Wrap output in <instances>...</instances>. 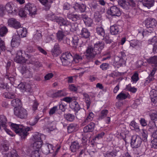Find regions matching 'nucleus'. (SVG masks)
<instances>
[{
	"label": "nucleus",
	"mask_w": 157,
	"mask_h": 157,
	"mask_svg": "<svg viewBox=\"0 0 157 157\" xmlns=\"http://www.w3.org/2000/svg\"><path fill=\"white\" fill-rule=\"evenodd\" d=\"M28 14V12L25 10V7L24 8H21L19 11V14L21 17H25Z\"/></svg>",
	"instance_id": "46"
},
{
	"label": "nucleus",
	"mask_w": 157,
	"mask_h": 157,
	"mask_svg": "<svg viewBox=\"0 0 157 157\" xmlns=\"http://www.w3.org/2000/svg\"><path fill=\"white\" fill-rule=\"evenodd\" d=\"M52 52L54 56H57L61 52V51L59 44L58 43H56Z\"/></svg>",
	"instance_id": "15"
},
{
	"label": "nucleus",
	"mask_w": 157,
	"mask_h": 157,
	"mask_svg": "<svg viewBox=\"0 0 157 157\" xmlns=\"http://www.w3.org/2000/svg\"><path fill=\"white\" fill-rule=\"evenodd\" d=\"M69 58L70 59L72 60L73 58V56L70 52H66L63 53L61 56L60 57V59H68Z\"/></svg>",
	"instance_id": "39"
},
{
	"label": "nucleus",
	"mask_w": 157,
	"mask_h": 157,
	"mask_svg": "<svg viewBox=\"0 0 157 157\" xmlns=\"http://www.w3.org/2000/svg\"><path fill=\"white\" fill-rule=\"evenodd\" d=\"M95 126V123L93 122H90L83 128L84 132L85 133L92 132L94 130Z\"/></svg>",
	"instance_id": "17"
},
{
	"label": "nucleus",
	"mask_w": 157,
	"mask_h": 157,
	"mask_svg": "<svg viewBox=\"0 0 157 157\" xmlns=\"http://www.w3.org/2000/svg\"><path fill=\"white\" fill-rule=\"evenodd\" d=\"M46 8V10H48L51 7L52 1L49 2L48 0H38Z\"/></svg>",
	"instance_id": "31"
},
{
	"label": "nucleus",
	"mask_w": 157,
	"mask_h": 157,
	"mask_svg": "<svg viewBox=\"0 0 157 157\" xmlns=\"http://www.w3.org/2000/svg\"><path fill=\"white\" fill-rule=\"evenodd\" d=\"M31 157H42L40 151L33 150L31 153Z\"/></svg>",
	"instance_id": "49"
},
{
	"label": "nucleus",
	"mask_w": 157,
	"mask_h": 157,
	"mask_svg": "<svg viewBox=\"0 0 157 157\" xmlns=\"http://www.w3.org/2000/svg\"><path fill=\"white\" fill-rule=\"evenodd\" d=\"M22 50L17 51L16 57L14 59L15 62L17 63H21L26 62V60L24 57L22 56Z\"/></svg>",
	"instance_id": "12"
},
{
	"label": "nucleus",
	"mask_w": 157,
	"mask_h": 157,
	"mask_svg": "<svg viewBox=\"0 0 157 157\" xmlns=\"http://www.w3.org/2000/svg\"><path fill=\"white\" fill-rule=\"evenodd\" d=\"M64 117L66 120L70 121H73L75 118V116L74 115L70 113L65 114Z\"/></svg>",
	"instance_id": "41"
},
{
	"label": "nucleus",
	"mask_w": 157,
	"mask_h": 157,
	"mask_svg": "<svg viewBox=\"0 0 157 157\" xmlns=\"http://www.w3.org/2000/svg\"><path fill=\"white\" fill-rule=\"evenodd\" d=\"M151 120L157 121V111L154 109H151L150 110L149 113Z\"/></svg>",
	"instance_id": "38"
},
{
	"label": "nucleus",
	"mask_w": 157,
	"mask_h": 157,
	"mask_svg": "<svg viewBox=\"0 0 157 157\" xmlns=\"http://www.w3.org/2000/svg\"><path fill=\"white\" fill-rule=\"evenodd\" d=\"M78 38L76 36H74L71 39V44L74 47L76 48L78 45Z\"/></svg>",
	"instance_id": "30"
},
{
	"label": "nucleus",
	"mask_w": 157,
	"mask_h": 157,
	"mask_svg": "<svg viewBox=\"0 0 157 157\" xmlns=\"http://www.w3.org/2000/svg\"><path fill=\"white\" fill-rule=\"evenodd\" d=\"M84 97L85 98V101L86 103L87 109H88L90 106L91 103L89 96L88 94H86L85 95Z\"/></svg>",
	"instance_id": "55"
},
{
	"label": "nucleus",
	"mask_w": 157,
	"mask_h": 157,
	"mask_svg": "<svg viewBox=\"0 0 157 157\" xmlns=\"http://www.w3.org/2000/svg\"><path fill=\"white\" fill-rule=\"evenodd\" d=\"M118 5L123 8L126 10L129 9V6L130 4L125 0H118Z\"/></svg>",
	"instance_id": "24"
},
{
	"label": "nucleus",
	"mask_w": 157,
	"mask_h": 157,
	"mask_svg": "<svg viewBox=\"0 0 157 157\" xmlns=\"http://www.w3.org/2000/svg\"><path fill=\"white\" fill-rule=\"evenodd\" d=\"M34 138L35 140V141H42L43 139H45V137L44 135L36 133L34 135Z\"/></svg>",
	"instance_id": "33"
},
{
	"label": "nucleus",
	"mask_w": 157,
	"mask_h": 157,
	"mask_svg": "<svg viewBox=\"0 0 157 157\" xmlns=\"http://www.w3.org/2000/svg\"><path fill=\"white\" fill-rule=\"evenodd\" d=\"M80 16L78 14H74L68 13L67 14V17L73 21H75L80 18Z\"/></svg>",
	"instance_id": "32"
},
{
	"label": "nucleus",
	"mask_w": 157,
	"mask_h": 157,
	"mask_svg": "<svg viewBox=\"0 0 157 157\" xmlns=\"http://www.w3.org/2000/svg\"><path fill=\"white\" fill-rule=\"evenodd\" d=\"M108 113V111L106 109L101 110L99 116V118L100 119H102L105 117Z\"/></svg>",
	"instance_id": "45"
},
{
	"label": "nucleus",
	"mask_w": 157,
	"mask_h": 157,
	"mask_svg": "<svg viewBox=\"0 0 157 157\" xmlns=\"http://www.w3.org/2000/svg\"><path fill=\"white\" fill-rule=\"evenodd\" d=\"M77 127V125L71 124L69 125L67 127V129L69 133H70L74 131L76 129Z\"/></svg>",
	"instance_id": "44"
},
{
	"label": "nucleus",
	"mask_w": 157,
	"mask_h": 157,
	"mask_svg": "<svg viewBox=\"0 0 157 157\" xmlns=\"http://www.w3.org/2000/svg\"><path fill=\"white\" fill-rule=\"evenodd\" d=\"M4 7L5 10H6L8 13H11L13 12L12 6L10 3L7 4Z\"/></svg>",
	"instance_id": "58"
},
{
	"label": "nucleus",
	"mask_w": 157,
	"mask_h": 157,
	"mask_svg": "<svg viewBox=\"0 0 157 157\" xmlns=\"http://www.w3.org/2000/svg\"><path fill=\"white\" fill-rule=\"evenodd\" d=\"M20 36L15 34L13 35L11 43V46L12 47H17L20 45Z\"/></svg>",
	"instance_id": "7"
},
{
	"label": "nucleus",
	"mask_w": 157,
	"mask_h": 157,
	"mask_svg": "<svg viewBox=\"0 0 157 157\" xmlns=\"http://www.w3.org/2000/svg\"><path fill=\"white\" fill-rule=\"evenodd\" d=\"M74 8L75 10H78L81 12L83 13L86 10V5L84 4H79L76 3L74 7Z\"/></svg>",
	"instance_id": "21"
},
{
	"label": "nucleus",
	"mask_w": 157,
	"mask_h": 157,
	"mask_svg": "<svg viewBox=\"0 0 157 157\" xmlns=\"http://www.w3.org/2000/svg\"><path fill=\"white\" fill-rule=\"evenodd\" d=\"M3 95L5 97L8 99H13L16 98V96L14 94L10 93H6Z\"/></svg>",
	"instance_id": "48"
},
{
	"label": "nucleus",
	"mask_w": 157,
	"mask_h": 157,
	"mask_svg": "<svg viewBox=\"0 0 157 157\" xmlns=\"http://www.w3.org/2000/svg\"><path fill=\"white\" fill-rule=\"evenodd\" d=\"M37 60L32 57L29 58L28 60H26V62L25 63L29 64H34L35 62L37 61Z\"/></svg>",
	"instance_id": "62"
},
{
	"label": "nucleus",
	"mask_w": 157,
	"mask_h": 157,
	"mask_svg": "<svg viewBox=\"0 0 157 157\" xmlns=\"http://www.w3.org/2000/svg\"><path fill=\"white\" fill-rule=\"evenodd\" d=\"M104 44L102 42H98L95 44L93 47L95 52L94 53L97 55L100 54L102 50L104 48Z\"/></svg>",
	"instance_id": "13"
},
{
	"label": "nucleus",
	"mask_w": 157,
	"mask_h": 157,
	"mask_svg": "<svg viewBox=\"0 0 157 157\" xmlns=\"http://www.w3.org/2000/svg\"><path fill=\"white\" fill-rule=\"evenodd\" d=\"M108 13L112 16H120L121 15V11L119 8L116 6L110 7V10L108 11Z\"/></svg>",
	"instance_id": "5"
},
{
	"label": "nucleus",
	"mask_w": 157,
	"mask_h": 157,
	"mask_svg": "<svg viewBox=\"0 0 157 157\" xmlns=\"http://www.w3.org/2000/svg\"><path fill=\"white\" fill-rule=\"evenodd\" d=\"M150 94L151 101L155 103L157 102V91L152 90L150 92Z\"/></svg>",
	"instance_id": "28"
},
{
	"label": "nucleus",
	"mask_w": 157,
	"mask_h": 157,
	"mask_svg": "<svg viewBox=\"0 0 157 157\" xmlns=\"http://www.w3.org/2000/svg\"><path fill=\"white\" fill-rule=\"evenodd\" d=\"M147 62L155 67H157V56H154L147 59Z\"/></svg>",
	"instance_id": "25"
},
{
	"label": "nucleus",
	"mask_w": 157,
	"mask_h": 157,
	"mask_svg": "<svg viewBox=\"0 0 157 157\" xmlns=\"http://www.w3.org/2000/svg\"><path fill=\"white\" fill-rule=\"evenodd\" d=\"M41 150L42 152L46 155L52 153L54 151L52 145L48 143L44 145Z\"/></svg>",
	"instance_id": "8"
},
{
	"label": "nucleus",
	"mask_w": 157,
	"mask_h": 157,
	"mask_svg": "<svg viewBox=\"0 0 157 157\" xmlns=\"http://www.w3.org/2000/svg\"><path fill=\"white\" fill-rule=\"evenodd\" d=\"M58 110V106H55L51 108L49 112V114L51 116L55 114Z\"/></svg>",
	"instance_id": "56"
},
{
	"label": "nucleus",
	"mask_w": 157,
	"mask_h": 157,
	"mask_svg": "<svg viewBox=\"0 0 157 157\" xmlns=\"http://www.w3.org/2000/svg\"><path fill=\"white\" fill-rule=\"evenodd\" d=\"M0 49L3 51H5L6 49L5 42L1 38H0Z\"/></svg>",
	"instance_id": "63"
},
{
	"label": "nucleus",
	"mask_w": 157,
	"mask_h": 157,
	"mask_svg": "<svg viewBox=\"0 0 157 157\" xmlns=\"http://www.w3.org/2000/svg\"><path fill=\"white\" fill-rule=\"evenodd\" d=\"M130 46L132 47L133 48H134L139 45V42L137 40H133L130 41Z\"/></svg>",
	"instance_id": "60"
},
{
	"label": "nucleus",
	"mask_w": 157,
	"mask_h": 157,
	"mask_svg": "<svg viewBox=\"0 0 157 157\" xmlns=\"http://www.w3.org/2000/svg\"><path fill=\"white\" fill-rule=\"evenodd\" d=\"M97 33L98 35L104 37L105 35V32L104 29L101 27H97L96 28Z\"/></svg>",
	"instance_id": "43"
},
{
	"label": "nucleus",
	"mask_w": 157,
	"mask_h": 157,
	"mask_svg": "<svg viewBox=\"0 0 157 157\" xmlns=\"http://www.w3.org/2000/svg\"><path fill=\"white\" fill-rule=\"evenodd\" d=\"M62 61L63 65V66H67L69 65L71 63L72 61V60L70 59V58H69L68 59H60Z\"/></svg>",
	"instance_id": "53"
},
{
	"label": "nucleus",
	"mask_w": 157,
	"mask_h": 157,
	"mask_svg": "<svg viewBox=\"0 0 157 157\" xmlns=\"http://www.w3.org/2000/svg\"><path fill=\"white\" fill-rule=\"evenodd\" d=\"M94 117V114L92 112H90L89 115L86 118L83 122V123H87L93 119V117Z\"/></svg>",
	"instance_id": "52"
},
{
	"label": "nucleus",
	"mask_w": 157,
	"mask_h": 157,
	"mask_svg": "<svg viewBox=\"0 0 157 157\" xmlns=\"http://www.w3.org/2000/svg\"><path fill=\"white\" fill-rule=\"evenodd\" d=\"M152 30L153 29L150 31L147 30L144 31L142 33L143 37L146 36V37L148 38H151L155 36V34Z\"/></svg>",
	"instance_id": "19"
},
{
	"label": "nucleus",
	"mask_w": 157,
	"mask_h": 157,
	"mask_svg": "<svg viewBox=\"0 0 157 157\" xmlns=\"http://www.w3.org/2000/svg\"><path fill=\"white\" fill-rule=\"evenodd\" d=\"M8 29L6 26H3L0 28V35L3 36L7 33Z\"/></svg>",
	"instance_id": "47"
},
{
	"label": "nucleus",
	"mask_w": 157,
	"mask_h": 157,
	"mask_svg": "<svg viewBox=\"0 0 157 157\" xmlns=\"http://www.w3.org/2000/svg\"><path fill=\"white\" fill-rule=\"evenodd\" d=\"M80 35L81 38L87 39L90 37V34L87 29L83 28L81 30Z\"/></svg>",
	"instance_id": "16"
},
{
	"label": "nucleus",
	"mask_w": 157,
	"mask_h": 157,
	"mask_svg": "<svg viewBox=\"0 0 157 157\" xmlns=\"http://www.w3.org/2000/svg\"><path fill=\"white\" fill-rule=\"evenodd\" d=\"M127 97V95L126 94L121 92L117 95L116 98L117 99L121 100L124 99Z\"/></svg>",
	"instance_id": "50"
},
{
	"label": "nucleus",
	"mask_w": 157,
	"mask_h": 157,
	"mask_svg": "<svg viewBox=\"0 0 157 157\" xmlns=\"http://www.w3.org/2000/svg\"><path fill=\"white\" fill-rule=\"evenodd\" d=\"M8 25L15 29H17L21 26V25L20 23L13 18H11L9 19L8 20Z\"/></svg>",
	"instance_id": "11"
},
{
	"label": "nucleus",
	"mask_w": 157,
	"mask_h": 157,
	"mask_svg": "<svg viewBox=\"0 0 157 157\" xmlns=\"http://www.w3.org/2000/svg\"><path fill=\"white\" fill-rule=\"evenodd\" d=\"M56 94L58 97H62L66 96L67 93L64 90H60L56 92Z\"/></svg>",
	"instance_id": "59"
},
{
	"label": "nucleus",
	"mask_w": 157,
	"mask_h": 157,
	"mask_svg": "<svg viewBox=\"0 0 157 157\" xmlns=\"http://www.w3.org/2000/svg\"><path fill=\"white\" fill-rule=\"evenodd\" d=\"M7 119L3 115L0 116V128L5 129L6 127Z\"/></svg>",
	"instance_id": "20"
},
{
	"label": "nucleus",
	"mask_w": 157,
	"mask_h": 157,
	"mask_svg": "<svg viewBox=\"0 0 157 157\" xmlns=\"http://www.w3.org/2000/svg\"><path fill=\"white\" fill-rule=\"evenodd\" d=\"M154 0H143L142 3L144 6L149 9L154 5Z\"/></svg>",
	"instance_id": "27"
},
{
	"label": "nucleus",
	"mask_w": 157,
	"mask_h": 157,
	"mask_svg": "<svg viewBox=\"0 0 157 157\" xmlns=\"http://www.w3.org/2000/svg\"><path fill=\"white\" fill-rule=\"evenodd\" d=\"M29 69L25 65H23L20 68V72L22 74H25Z\"/></svg>",
	"instance_id": "57"
},
{
	"label": "nucleus",
	"mask_w": 157,
	"mask_h": 157,
	"mask_svg": "<svg viewBox=\"0 0 157 157\" xmlns=\"http://www.w3.org/2000/svg\"><path fill=\"white\" fill-rule=\"evenodd\" d=\"M14 114L15 115L21 119L27 118L28 113L26 109L23 108H14Z\"/></svg>",
	"instance_id": "2"
},
{
	"label": "nucleus",
	"mask_w": 157,
	"mask_h": 157,
	"mask_svg": "<svg viewBox=\"0 0 157 157\" xmlns=\"http://www.w3.org/2000/svg\"><path fill=\"white\" fill-rule=\"evenodd\" d=\"M95 52L93 47L91 46H89L86 50V56L88 59H92L94 58L96 55L94 52Z\"/></svg>",
	"instance_id": "6"
},
{
	"label": "nucleus",
	"mask_w": 157,
	"mask_h": 157,
	"mask_svg": "<svg viewBox=\"0 0 157 157\" xmlns=\"http://www.w3.org/2000/svg\"><path fill=\"white\" fill-rule=\"evenodd\" d=\"M142 139L139 136H132L131 142V146L132 148H138L141 145Z\"/></svg>",
	"instance_id": "3"
},
{
	"label": "nucleus",
	"mask_w": 157,
	"mask_h": 157,
	"mask_svg": "<svg viewBox=\"0 0 157 157\" xmlns=\"http://www.w3.org/2000/svg\"><path fill=\"white\" fill-rule=\"evenodd\" d=\"M119 151H117L116 149H113L111 151H108L106 154V157H115L118 155H121Z\"/></svg>",
	"instance_id": "26"
},
{
	"label": "nucleus",
	"mask_w": 157,
	"mask_h": 157,
	"mask_svg": "<svg viewBox=\"0 0 157 157\" xmlns=\"http://www.w3.org/2000/svg\"><path fill=\"white\" fill-rule=\"evenodd\" d=\"M9 146L6 144H4L3 145L2 149V153L4 157H8L10 153L7 152V151L9 150Z\"/></svg>",
	"instance_id": "36"
},
{
	"label": "nucleus",
	"mask_w": 157,
	"mask_h": 157,
	"mask_svg": "<svg viewBox=\"0 0 157 157\" xmlns=\"http://www.w3.org/2000/svg\"><path fill=\"white\" fill-rule=\"evenodd\" d=\"M157 24L156 20L154 18L149 17L145 20V25L147 28H151L153 29Z\"/></svg>",
	"instance_id": "10"
},
{
	"label": "nucleus",
	"mask_w": 157,
	"mask_h": 157,
	"mask_svg": "<svg viewBox=\"0 0 157 157\" xmlns=\"http://www.w3.org/2000/svg\"><path fill=\"white\" fill-rule=\"evenodd\" d=\"M56 22L60 25V26H68L69 21L66 19H65L62 17H58L57 19Z\"/></svg>",
	"instance_id": "23"
},
{
	"label": "nucleus",
	"mask_w": 157,
	"mask_h": 157,
	"mask_svg": "<svg viewBox=\"0 0 157 157\" xmlns=\"http://www.w3.org/2000/svg\"><path fill=\"white\" fill-rule=\"evenodd\" d=\"M73 57L72 62L75 63H78L79 61L82 59V57L77 54H76Z\"/></svg>",
	"instance_id": "51"
},
{
	"label": "nucleus",
	"mask_w": 157,
	"mask_h": 157,
	"mask_svg": "<svg viewBox=\"0 0 157 157\" xmlns=\"http://www.w3.org/2000/svg\"><path fill=\"white\" fill-rule=\"evenodd\" d=\"M68 26H70V31L72 32L76 31L78 29V24L76 23H71L69 21Z\"/></svg>",
	"instance_id": "35"
},
{
	"label": "nucleus",
	"mask_w": 157,
	"mask_h": 157,
	"mask_svg": "<svg viewBox=\"0 0 157 157\" xmlns=\"http://www.w3.org/2000/svg\"><path fill=\"white\" fill-rule=\"evenodd\" d=\"M25 10L28 12V14L33 17L36 14V8L33 4L28 3L25 6Z\"/></svg>",
	"instance_id": "4"
},
{
	"label": "nucleus",
	"mask_w": 157,
	"mask_h": 157,
	"mask_svg": "<svg viewBox=\"0 0 157 157\" xmlns=\"http://www.w3.org/2000/svg\"><path fill=\"white\" fill-rule=\"evenodd\" d=\"M35 142L33 144V150H38L40 151V149L43 143L42 141H37Z\"/></svg>",
	"instance_id": "37"
},
{
	"label": "nucleus",
	"mask_w": 157,
	"mask_h": 157,
	"mask_svg": "<svg viewBox=\"0 0 157 157\" xmlns=\"http://www.w3.org/2000/svg\"><path fill=\"white\" fill-rule=\"evenodd\" d=\"M70 107L76 112H78L80 109V105L77 101H72L70 105Z\"/></svg>",
	"instance_id": "29"
},
{
	"label": "nucleus",
	"mask_w": 157,
	"mask_h": 157,
	"mask_svg": "<svg viewBox=\"0 0 157 157\" xmlns=\"http://www.w3.org/2000/svg\"><path fill=\"white\" fill-rule=\"evenodd\" d=\"M80 147L79 143L77 141H75L71 143L70 148L72 152H75L77 151Z\"/></svg>",
	"instance_id": "22"
},
{
	"label": "nucleus",
	"mask_w": 157,
	"mask_h": 157,
	"mask_svg": "<svg viewBox=\"0 0 157 157\" xmlns=\"http://www.w3.org/2000/svg\"><path fill=\"white\" fill-rule=\"evenodd\" d=\"M10 126L11 128L21 137V140L25 139L29 134L28 132L31 131L32 128L29 127L24 128L22 125L14 123H11Z\"/></svg>",
	"instance_id": "1"
},
{
	"label": "nucleus",
	"mask_w": 157,
	"mask_h": 157,
	"mask_svg": "<svg viewBox=\"0 0 157 157\" xmlns=\"http://www.w3.org/2000/svg\"><path fill=\"white\" fill-rule=\"evenodd\" d=\"M132 81L134 82H136L139 79L138 74L137 72H136L132 75L131 77Z\"/></svg>",
	"instance_id": "64"
},
{
	"label": "nucleus",
	"mask_w": 157,
	"mask_h": 157,
	"mask_svg": "<svg viewBox=\"0 0 157 157\" xmlns=\"http://www.w3.org/2000/svg\"><path fill=\"white\" fill-rule=\"evenodd\" d=\"M58 17L52 13L48 14L46 16L47 18L49 20L56 22Z\"/></svg>",
	"instance_id": "42"
},
{
	"label": "nucleus",
	"mask_w": 157,
	"mask_h": 157,
	"mask_svg": "<svg viewBox=\"0 0 157 157\" xmlns=\"http://www.w3.org/2000/svg\"><path fill=\"white\" fill-rule=\"evenodd\" d=\"M21 104V101L18 98L13 99L11 101V105L14 107V108H19V107L20 106Z\"/></svg>",
	"instance_id": "34"
},
{
	"label": "nucleus",
	"mask_w": 157,
	"mask_h": 157,
	"mask_svg": "<svg viewBox=\"0 0 157 157\" xmlns=\"http://www.w3.org/2000/svg\"><path fill=\"white\" fill-rule=\"evenodd\" d=\"M64 36V32L62 31L59 30L56 33L57 39L59 42L63 40Z\"/></svg>",
	"instance_id": "40"
},
{
	"label": "nucleus",
	"mask_w": 157,
	"mask_h": 157,
	"mask_svg": "<svg viewBox=\"0 0 157 157\" xmlns=\"http://www.w3.org/2000/svg\"><path fill=\"white\" fill-rule=\"evenodd\" d=\"M122 31V28L120 25H113L110 26V31L112 35H116L118 34Z\"/></svg>",
	"instance_id": "9"
},
{
	"label": "nucleus",
	"mask_w": 157,
	"mask_h": 157,
	"mask_svg": "<svg viewBox=\"0 0 157 157\" xmlns=\"http://www.w3.org/2000/svg\"><path fill=\"white\" fill-rule=\"evenodd\" d=\"M147 131L146 130H143L142 132V140L145 141L147 140Z\"/></svg>",
	"instance_id": "61"
},
{
	"label": "nucleus",
	"mask_w": 157,
	"mask_h": 157,
	"mask_svg": "<svg viewBox=\"0 0 157 157\" xmlns=\"http://www.w3.org/2000/svg\"><path fill=\"white\" fill-rule=\"evenodd\" d=\"M81 17L86 26L89 27L92 26L93 24V21L92 19L88 17L85 14H82L81 15Z\"/></svg>",
	"instance_id": "14"
},
{
	"label": "nucleus",
	"mask_w": 157,
	"mask_h": 157,
	"mask_svg": "<svg viewBox=\"0 0 157 157\" xmlns=\"http://www.w3.org/2000/svg\"><path fill=\"white\" fill-rule=\"evenodd\" d=\"M17 35H19L20 36L21 35V37H25L27 33L26 29L23 28L21 26L17 29Z\"/></svg>",
	"instance_id": "18"
},
{
	"label": "nucleus",
	"mask_w": 157,
	"mask_h": 157,
	"mask_svg": "<svg viewBox=\"0 0 157 157\" xmlns=\"http://www.w3.org/2000/svg\"><path fill=\"white\" fill-rule=\"evenodd\" d=\"M39 119V118L38 117V116H36L35 118L33 119V120L32 119L29 121L28 122V124L31 126H34L37 123Z\"/></svg>",
	"instance_id": "54"
}]
</instances>
